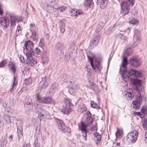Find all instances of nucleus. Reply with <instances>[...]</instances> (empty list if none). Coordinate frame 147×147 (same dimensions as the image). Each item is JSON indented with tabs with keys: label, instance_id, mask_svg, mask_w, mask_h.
<instances>
[{
	"label": "nucleus",
	"instance_id": "f257e3e1",
	"mask_svg": "<svg viewBox=\"0 0 147 147\" xmlns=\"http://www.w3.org/2000/svg\"><path fill=\"white\" fill-rule=\"evenodd\" d=\"M93 118L91 116H88L87 117L86 122L81 121L80 125L79 126V129L81 131L84 139L85 140H87V133L88 132L87 127L88 126L91 125L92 123Z\"/></svg>",
	"mask_w": 147,
	"mask_h": 147
},
{
	"label": "nucleus",
	"instance_id": "f03ea898",
	"mask_svg": "<svg viewBox=\"0 0 147 147\" xmlns=\"http://www.w3.org/2000/svg\"><path fill=\"white\" fill-rule=\"evenodd\" d=\"M64 104L60 109L61 111L64 114L68 115L72 111L71 107L73 106V105L70 99L66 98L64 99Z\"/></svg>",
	"mask_w": 147,
	"mask_h": 147
},
{
	"label": "nucleus",
	"instance_id": "7ed1b4c3",
	"mask_svg": "<svg viewBox=\"0 0 147 147\" xmlns=\"http://www.w3.org/2000/svg\"><path fill=\"white\" fill-rule=\"evenodd\" d=\"M88 57L90 61V65L93 69L96 72H100L102 67L100 65L99 60L94 57H90L88 56Z\"/></svg>",
	"mask_w": 147,
	"mask_h": 147
},
{
	"label": "nucleus",
	"instance_id": "20e7f679",
	"mask_svg": "<svg viewBox=\"0 0 147 147\" xmlns=\"http://www.w3.org/2000/svg\"><path fill=\"white\" fill-rule=\"evenodd\" d=\"M36 98L37 101L40 103L46 104H55V102L54 99L50 97H42L39 94H36Z\"/></svg>",
	"mask_w": 147,
	"mask_h": 147
},
{
	"label": "nucleus",
	"instance_id": "39448f33",
	"mask_svg": "<svg viewBox=\"0 0 147 147\" xmlns=\"http://www.w3.org/2000/svg\"><path fill=\"white\" fill-rule=\"evenodd\" d=\"M138 133V132L135 130L129 132L127 135V140L129 142H135L137 140Z\"/></svg>",
	"mask_w": 147,
	"mask_h": 147
},
{
	"label": "nucleus",
	"instance_id": "423d86ee",
	"mask_svg": "<svg viewBox=\"0 0 147 147\" xmlns=\"http://www.w3.org/2000/svg\"><path fill=\"white\" fill-rule=\"evenodd\" d=\"M121 13L124 16L127 14L129 12L130 9L129 6L128 5L126 1L122 2L121 4Z\"/></svg>",
	"mask_w": 147,
	"mask_h": 147
},
{
	"label": "nucleus",
	"instance_id": "0eeeda50",
	"mask_svg": "<svg viewBox=\"0 0 147 147\" xmlns=\"http://www.w3.org/2000/svg\"><path fill=\"white\" fill-rule=\"evenodd\" d=\"M55 121L58 125L59 129L61 131H65L66 127L63 121L57 118L55 119Z\"/></svg>",
	"mask_w": 147,
	"mask_h": 147
},
{
	"label": "nucleus",
	"instance_id": "6e6552de",
	"mask_svg": "<svg viewBox=\"0 0 147 147\" xmlns=\"http://www.w3.org/2000/svg\"><path fill=\"white\" fill-rule=\"evenodd\" d=\"M124 96L128 101H131L134 98V94L131 90H127L124 92Z\"/></svg>",
	"mask_w": 147,
	"mask_h": 147
},
{
	"label": "nucleus",
	"instance_id": "1a4fd4ad",
	"mask_svg": "<svg viewBox=\"0 0 147 147\" xmlns=\"http://www.w3.org/2000/svg\"><path fill=\"white\" fill-rule=\"evenodd\" d=\"M9 20L6 18H0V24L3 28H6L9 25Z\"/></svg>",
	"mask_w": 147,
	"mask_h": 147
},
{
	"label": "nucleus",
	"instance_id": "9d476101",
	"mask_svg": "<svg viewBox=\"0 0 147 147\" xmlns=\"http://www.w3.org/2000/svg\"><path fill=\"white\" fill-rule=\"evenodd\" d=\"M129 61L131 65L135 67H137L140 65L139 61L135 57L130 58Z\"/></svg>",
	"mask_w": 147,
	"mask_h": 147
},
{
	"label": "nucleus",
	"instance_id": "9b49d317",
	"mask_svg": "<svg viewBox=\"0 0 147 147\" xmlns=\"http://www.w3.org/2000/svg\"><path fill=\"white\" fill-rule=\"evenodd\" d=\"M24 45L27 50L31 51L34 47V44L30 40H28L25 42Z\"/></svg>",
	"mask_w": 147,
	"mask_h": 147
},
{
	"label": "nucleus",
	"instance_id": "f8f14e48",
	"mask_svg": "<svg viewBox=\"0 0 147 147\" xmlns=\"http://www.w3.org/2000/svg\"><path fill=\"white\" fill-rule=\"evenodd\" d=\"M94 135L95 136L94 139L95 143L97 144H99L101 142V135L97 132H94Z\"/></svg>",
	"mask_w": 147,
	"mask_h": 147
},
{
	"label": "nucleus",
	"instance_id": "ddd939ff",
	"mask_svg": "<svg viewBox=\"0 0 147 147\" xmlns=\"http://www.w3.org/2000/svg\"><path fill=\"white\" fill-rule=\"evenodd\" d=\"M140 100H134L132 102L133 104L132 108L134 109H139L140 107Z\"/></svg>",
	"mask_w": 147,
	"mask_h": 147
},
{
	"label": "nucleus",
	"instance_id": "4468645a",
	"mask_svg": "<svg viewBox=\"0 0 147 147\" xmlns=\"http://www.w3.org/2000/svg\"><path fill=\"white\" fill-rule=\"evenodd\" d=\"M123 61L122 63V66L124 68V69H123V73H126L127 71V69H126V66L127 64V58L126 57H123Z\"/></svg>",
	"mask_w": 147,
	"mask_h": 147
},
{
	"label": "nucleus",
	"instance_id": "2eb2a0df",
	"mask_svg": "<svg viewBox=\"0 0 147 147\" xmlns=\"http://www.w3.org/2000/svg\"><path fill=\"white\" fill-rule=\"evenodd\" d=\"M93 4V0H86L84 3V6L89 8L92 7Z\"/></svg>",
	"mask_w": 147,
	"mask_h": 147
},
{
	"label": "nucleus",
	"instance_id": "dca6fc26",
	"mask_svg": "<svg viewBox=\"0 0 147 147\" xmlns=\"http://www.w3.org/2000/svg\"><path fill=\"white\" fill-rule=\"evenodd\" d=\"M35 59V58H33L30 59H27L26 63L28 66H32L34 65Z\"/></svg>",
	"mask_w": 147,
	"mask_h": 147
},
{
	"label": "nucleus",
	"instance_id": "f3484780",
	"mask_svg": "<svg viewBox=\"0 0 147 147\" xmlns=\"http://www.w3.org/2000/svg\"><path fill=\"white\" fill-rule=\"evenodd\" d=\"M123 131L122 129L118 128L115 133V135L117 137L121 138L123 136Z\"/></svg>",
	"mask_w": 147,
	"mask_h": 147
},
{
	"label": "nucleus",
	"instance_id": "a211bd4d",
	"mask_svg": "<svg viewBox=\"0 0 147 147\" xmlns=\"http://www.w3.org/2000/svg\"><path fill=\"white\" fill-rule=\"evenodd\" d=\"M108 2V0H102L100 3V8L102 9L105 8L107 6Z\"/></svg>",
	"mask_w": 147,
	"mask_h": 147
},
{
	"label": "nucleus",
	"instance_id": "6ab92c4d",
	"mask_svg": "<svg viewBox=\"0 0 147 147\" xmlns=\"http://www.w3.org/2000/svg\"><path fill=\"white\" fill-rule=\"evenodd\" d=\"M103 24L102 22L100 23L97 26L96 29V32H98L103 29Z\"/></svg>",
	"mask_w": 147,
	"mask_h": 147
},
{
	"label": "nucleus",
	"instance_id": "aec40b11",
	"mask_svg": "<svg viewBox=\"0 0 147 147\" xmlns=\"http://www.w3.org/2000/svg\"><path fill=\"white\" fill-rule=\"evenodd\" d=\"M67 9V7L65 6H62L57 8L56 10L60 13L62 12L65 11Z\"/></svg>",
	"mask_w": 147,
	"mask_h": 147
},
{
	"label": "nucleus",
	"instance_id": "412c9836",
	"mask_svg": "<svg viewBox=\"0 0 147 147\" xmlns=\"http://www.w3.org/2000/svg\"><path fill=\"white\" fill-rule=\"evenodd\" d=\"M131 81L133 84L135 86H139L140 85V82L138 79H131Z\"/></svg>",
	"mask_w": 147,
	"mask_h": 147
},
{
	"label": "nucleus",
	"instance_id": "4be33fe9",
	"mask_svg": "<svg viewBox=\"0 0 147 147\" xmlns=\"http://www.w3.org/2000/svg\"><path fill=\"white\" fill-rule=\"evenodd\" d=\"M139 22V20L137 19L136 18H133L130 20L129 21V24H138Z\"/></svg>",
	"mask_w": 147,
	"mask_h": 147
},
{
	"label": "nucleus",
	"instance_id": "5701e85b",
	"mask_svg": "<svg viewBox=\"0 0 147 147\" xmlns=\"http://www.w3.org/2000/svg\"><path fill=\"white\" fill-rule=\"evenodd\" d=\"M9 66L10 67V71L13 74H15L16 72V69L15 68V65L13 63H9Z\"/></svg>",
	"mask_w": 147,
	"mask_h": 147
},
{
	"label": "nucleus",
	"instance_id": "b1692460",
	"mask_svg": "<svg viewBox=\"0 0 147 147\" xmlns=\"http://www.w3.org/2000/svg\"><path fill=\"white\" fill-rule=\"evenodd\" d=\"M17 19L15 16H12L11 17V23L12 25H15V23Z\"/></svg>",
	"mask_w": 147,
	"mask_h": 147
},
{
	"label": "nucleus",
	"instance_id": "393cba45",
	"mask_svg": "<svg viewBox=\"0 0 147 147\" xmlns=\"http://www.w3.org/2000/svg\"><path fill=\"white\" fill-rule=\"evenodd\" d=\"M7 63V61L6 60L4 59L0 62V68L4 67Z\"/></svg>",
	"mask_w": 147,
	"mask_h": 147
},
{
	"label": "nucleus",
	"instance_id": "a878e982",
	"mask_svg": "<svg viewBox=\"0 0 147 147\" xmlns=\"http://www.w3.org/2000/svg\"><path fill=\"white\" fill-rule=\"evenodd\" d=\"M143 128L145 129H147V118L145 119L142 124Z\"/></svg>",
	"mask_w": 147,
	"mask_h": 147
},
{
	"label": "nucleus",
	"instance_id": "bb28decb",
	"mask_svg": "<svg viewBox=\"0 0 147 147\" xmlns=\"http://www.w3.org/2000/svg\"><path fill=\"white\" fill-rule=\"evenodd\" d=\"M32 101L31 100H29L26 101L25 103V105L26 107H32V104L31 102Z\"/></svg>",
	"mask_w": 147,
	"mask_h": 147
},
{
	"label": "nucleus",
	"instance_id": "cd10ccee",
	"mask_svg": "<svg viewBox=\"0 0 147 147\" xmlns=\"http://www.w3.org/2000/svg\"><path fill=\"white\" fill-rule=\"evenodd\" d=\"M17 85V82H16L15 81V78L14 77V81L12 87L10 90V92H11L12 91H13L15 87Z\"/></svg>",
	"mask_w": 147,
	"mask_h": 147
},
{
	"label": "nucleus",
	"instance_id": "c85d7f7f",
	"mask_svg": "<svg viewBox=\"0 0 147 147\" xmlns=\"http://www.w3.org/2000/svg\"><path fill=\"white\" fill-rule=\"evenodd\" d=\"M39 45L42 48L44 46L45 43L44 40V39L42 38L40 40Z\"/></svg>",
	"mask_w": 147,
	"mask_h": 147
},
{
	"label": "nucleus",
	"instance_id": "c756f323",
	"mask_svg": "<svg viewBox=\"0 0 147 147\" xmlns=\"http://www.w3.org/2000/svg\"><path fill=\"white\" fill-rule=\"evenodd\" d=\"M128 73L130 75L133 76H134V74L135 73V70L130 69L129 70Z\"/></svg>",
	"mask_w": 147,
	"mask_h": 147
},
{
	"label": "nucleus",
	"instance_id": "7c9ffc66",
	"mask_svg": "<svg viewBox=\"0 0 147 147\" xmlns=\"http://www.w3.org/2000/svg\"><path fill=\"white\" fill-rule=\"evenodd\" d=\"M91 104L92 107L93 108H96L98 106L97 104L92 101H91Z\"/></svg>",
	"mask_w": 147,
	"mask_h": 147
},
{
	"label": "nucleus",
	"instance_id": "2f4dec72",
	"mask_svg": "<svg viewBox=\"0 0 147 147\" xmlns=\"http://www.w3.org/2000/svg\"><path fill=\"white\" fill-rule=\"evenodd\" d=\"M70 13L71 16H76V11L75 9H71Z\"/></svg>",
	"mask_w": 147,
	"mask_h": 147
},
{
	"label": "nucleus",
	"instance_id": "473e14b6",
	"mask_svg": "<svg viewBox=\"0 0 147 147\" xmlns=\"http://www.w3.org/2000/svg\"><path fill=\"white\" fill-rule=\"evenodd\" d=\"M141 111L143 113H146L147 112V109L146 107H142L141 109Z\"/></svg>",
	"mask_w": 147,
	"mask_h": 147
},
{
	"label": "nucleus",
	"instance_id": "72a5a7b5",
	"mask_svg": "<svg viewBox=\"0 0 147 147\" xmlns=\"http://www.w3.org/2000/svg\"><path fill=\"white\" fill-rule=\"evenodd\" d=\"M76 16L79 15H82L84 14L83 12L81 10H79L78 11H76Z\"/></svg>",
	"mask_w": 147,
	"mask_h": 147
},
{
	"label": "nucleus",
	"instance_id": "f704fd0d",
	"mask_svg": "<svg viewBox=\"0 0 147 147\" xmlns=\"http://www.w3.org/2000/svg\"><path fill=\"white\" fill-rule=\"evenodd\" d=\"M140 76V72L135 70V73L134 74V77H139Z\"/></svg>",
	"mask_w": 147,
	"mask_h": 147
},
{
	"label": "nucleus",
	"instance_id": "c9c22d12",
	"mask_svg": "<svg viewBox=\"0 0 147 147\" xmlns=\"http://www.w3.org/2000/svg\"><path fill=\"white\" fill-rule=\"evenodd\" d=\"M27 59H30L32 58V54L30 52L27 53L26 54Z\"/></svg>",
	"mask_w": 147,
	"mask_h": 147
},
{
	"label": "nucleus",
	"instance_id": "e433bc0d",
	"mask_svg": "<svg viewBox=\"0 0 147 147\" xmlns=\"http://www.w3.org/2000/svg\"><path fill=\"white\" fill-rule=\"evenodd\" d=\"M20 59V61L22 63H24L25 62V60L23 56L21 55H20L19 56Z\"/></svg>",
	"mask_w": 147,
	"mask_h": 147
},
{
	"label": "nucleus",
	"instance_id": "4c0bfd02",
	"mask_svg": "<svg viewBox=\"0 0 147 147\" xmlns=\"http://www.w3.org/2000/svg\"><path fill=\"white\" fill-rule=\"evenodd\" d=\"M59 12H58V11H54L53 12V14L54 15V16L55 17H58L59 15V14L58 13Z\"/></svg>",
	"mask_w": 147,
	"mask_h": 147
},
{
	"label": "nucleus",
	"instance_id": "58836bf2",
	"mask_svg": "<svg viewBox=\"0 0 147 147\" xmlns=\"http://www.w3.org/2000/svg\"><path fill=\"white\" fill-rule=\"evenodd\" d=\"M91 44H92L94 46H96L97 44L96 43V41L95 39L93 40L91 42Z\"/></svg>",
	"mask_w": 147,
	"mask_h": 147
},
{
	"label": "nucleus",
	"instance_id": "ea45409f",
	"mask_svg": "<svg viewBox=\"0 0 147 147\" xmlns=\"http://www.w3.org/2000/svg\"><path fill=\"white\" fill-rule=\"evenodd\" d=\"M24 83L26 85H28L30 83V79H26L25 80Z\"/></svg>",
	"mask_w": 147,
	"mask_h": 147
},
{
	"label": "nucleus",
	"instance_id": "a19ab883",
	"mask_svg": "<svg viewBox=\"0 0 147 147\" xmlns=\"http://www.w3.org/2000/svg\"><path fill=\"white\" fill-rule=\"evenodd\" d=\"M80 109H81L82 112L86 111L87 110L86 108L84 106H82Z\"/></svg>",
	"mask_w": 147,
	"mask_h": 147
},
{
	"label": "nucleus",
	"instance_id": "79ce46f5",
	"mask_svg": "<svg viewBox=\"0 0 147 147\" xmlns=\"http://www.w3.org/2000/svg\"><path fill=\"white\" fill-rule=\"evenodd\" d=\"M60 30L61 32L63 33L65 30V29L64 26H62L60 27Z\"/></svg>",
	"mask_w": 147,
	"mask_h": 147
},
{
	"label": "nucleus",
	"instance_id": "37998d69",
	"mask_svg": "<svg viewBox=\"0 0 147 147\" xmlns=\"http://www.w3.org/2000/svg\"><path fill=\"white\" fill-rule=\"evenodd\" d=\"M3 13V10L1 6L0 5V15H2Z\"/></svg>",
	"mask_w": 147,
	"mask_h": 147
},
{
	"label": "nucleus",
	"instance_id": "c03bdc74",
	"mask_svg": "<svg viewBox=\"0 0 147 147\" xmlns=\"http://www.w3.org/2000/svg\"><path fill=\"white\" fill-rule=\"evenodd\" d=\"M36 52L38 54H39L41 52L40 50L38 48H36L35 49Z\"/></svg>",
	"mask_w": 147,
	"mask_h": 147
},
{
	"label": "nucleus",
	"instance_id": "a18cd8bd",
	"mask_svg": "<svg viewBox=\"0 0 147 147\" xmlns=\"http://www.w3.org/2000/svg\"><path fill=\"white\" fill-rule=\"evenodd\" d=\"M134 114H135V115H137L140 116L141 117V116L142 115V114L141 113H140V112H134Z\"/></svg>",
	"mask_w": 147,
	"mask_h": 147
},
{
	"label": "nucleus",
	"instance_id": "49530a36",
	"mask_svg": "<svg viewBox=\"0 0 147 147\" xmlns=\"http://www.w3.org/2000/svg\"><path fill=\"white\" fill-rule=\"evenodd\" d=\"M128 1L131 4V6H133L134 3V0H128Z\"/></svg>",
	"mask_w": 147,
	"mask_h": 147
},
{
	"label": "nucleus",
	"instance_id": "de8ad7c7",
	"mask_svg": "<svg viewBox=\"0 0 147 147\" xmlns=\"http://www.w3.org/2000/svg\"><path fill=\"white\" fill-rule=\"evenodd\" d=\"M92 130L93 131H96L97 130V127L96 126H94L93 127H92Z\"/></svg>",
	"mask_w": 147,
	"mask_h": 147
},
{
	"label": "nucleus",
	"instance_id": "09e8293b",
	"mask_svg": "<svg viewBox=\"0 0 147 147\" xmlns=\"http://www.w3.org/2000/svg\"><path fill=\"white\" fill-rule=\"evenodd\" d=\"M30 28L31 29H32L33 27H35V24L34 23H32L30 24Z\"/></svg>",
	"mask_w": 147,
	"mask_h": 147
},
{
	"label": "nucleus",
	"instance_id": "8fccbe9b",
	"mask_svg": "<svg viewBox=\"0 0 147 147\" xmlns=\"http://www.w3.org/2000/svg\"><path fill=\"white\" fill-rule=\"evenodd\" d=\"M13 136L12 135H11L9 137V139H10L11 140H9V141L10 142H11L13 140Z\"/></svg>",
	"mask_w": 147,
	"mask_h": 147
},
{
	"label": "nucleus",
	"instance_id": "3c124183",
	"mask_svg": "<svg viewBox=\"0 0 147 147\" xmlns=\"http://www.w3.org/2000/svg\"><path fill=\"white\" fill-rule=\"evenodd\" d=\"M121 38H122L124 40H125L126 39V37L124 35H122L121 36Z\"/></svg>",
	"mask_w": 147,
	"mask_h": 147
},
{
	"label": "nucleus",
	"instance_id": "603ef678",
	"mask_svg": "<svg viewBox=\"0 0 147 147\" xmlns=\"http://www.w3.org/2000/svg\"><path fill=\"white\" fill-rule=\"evenodd\" d=\"M22 147H29V145L28 144H24Z\"/></svg>",
	"mask_w": 147,
	"mask_h": 147
},
{
	"label": "nucleus",
	"instance_id": "864d4df0",
	"mask_svg": "<svg viewBox=\"0 0 147 147\" xmlns=\"http://www.w3.org/2000/svg\"><path fill=\"white\" fill-rule=\"evenodd\" d=\"M145 141L147 142V132L146 133L145 136Z\"/></svg>",
	"mask_w": 147,
	"mask_h": 147
},
{
	"label": "nucleus",
	"instance_id": "5fc2aeb1",
	"mask_svg": "<svg viewBox=\"0 0 147 147\" xmlns=\"http://www.w3.org/2000/svg\"><path fill=\"white\" fill-rule=\"evenodd\" d=\"M20 29H21V28H20V27H18V28L17 30H16V31H18V32H21V30H20Z\"/></svg>",
	"mask_w": 147,
	"mask_h": 147
},
{
	"label": "nucleus",
	"instance_id": "6e6d98bb",
	"mask_svg": "<svg viewBox=\"0 0 147 147\" xmlns=\"http://www.w3.org/2000/svg\"><path fill=\"white\" fill-rule=\"evenodd\" d=\"M91 69H90L88 68H87V71L88 73L90 72V71Z\"/></svg>",
	"mask_w": 147,
	"mask_h": 147
},
{
	"label": "nucleus",
	"instance_id": "4d7b16f0",
	"mask_svg": "<svg viewBox=\"0 0 147 147\" xmlns=\"http://www.w3.org/2000/svg\"><path fill=\"white\" fill-rule=\"evenodd\" d=\"M117 145L118 146H119L120 145V143L119 142H117Z\"/></svg>",
	"mask_w": 147,
	"mask_h": 147
},
{
	"label": "nucleus",
	"instance_id": "13d9d810",
	"mask_svg": "<svg viewBox=\"0 0 147 147\" xmlns=\"http://www.w3.org/2000/svg\"><path fill=\"white\" fill-rule=\"evenodd\" d=\"M40 114H41V115H40V116L41 117H44V115H43V114H42L41 113H40Z\"/></svg>",
	"mask_w": 147,
	"mask_h": 147
},
{
	"label": "nucleus",
	"instance_id": "bf43d9fd",
	"mask_svg": "<svg viewBox=\"0 0 147 147\" xmlns=\"http://www.w3.org/2000/svg\"><path fill=\"white\" fill-rule=\"evenodd\" d=\"M96 0V3H97V5L98 4V0Z\"/></svg>",
	"mask_w": 147,
	"mask_h": 147
},
{
	"label": "nucleus",
	"instance_id": "052dcab7",
	"mask_svg": "<svg viewBox=\"0 0 147 147\" xmlns=\"http://www.w3.org/2000/svg\"><path fill=\"white\" fill-rule=\"evenodd\" d=\"M121 70H122V69H121V68H120V71H121Z\"/></svg>",
	"mask_w": 147,
	"mask_h": 147
},
{
	"label": "nucleus",
	"instance_id": "680f3d73",
	"mask_svg": "<svg viewBox=\"0 0 147 147\" xmlns=\"http://www.w3.org/2000/svg\"><path fill=\"white\" fill-rule=\"evenodd\" d=\"M70 82L71 83H72V82H71V81H70Z\"/></svg>",
	"mask_w": 147,
	"mask_h": 147
}]
</instances>
